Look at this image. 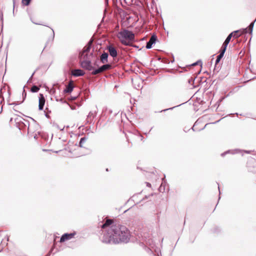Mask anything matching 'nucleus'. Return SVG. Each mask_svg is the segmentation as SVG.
<instances>
[{
  "instance_id": "f257e3e1",
  "label": "nucleus",
  "mask_w": 256,
  "mask_h": 256,
  "mask_svg": "<svg viewBox=\"0 0 256 256\" xmlns=\"http://www.w3.org/2000/svg\"><path fill=\"white\" fill-rule=\"evenodd\" d=\"M101 227L106 229L102 239L103 242L118 244L128 242V228L125 226L114 224L112 220L108 219Z\"/></svg>"
},
{
  "instance_id": "f03ea898",
  "label": "nucleus",
  "mask_w": 256,
  "mask_h": 256,
  "mask_svg": "<svg viewBox=\"0 0 256 256\" xmlns=\"http://www.w3.org/2000/svg\"><path fill=\"white\" fill-rule=\"evenodd\" d=\"M130 6L129 4V23L136 22L138 20V13L132 8L133 6L140 7L142 4L139 0H130Z\"/></svg>"
},
{
  "instance_id": "7ed1b4c3",
  "label": "nucleus",
  "mask_w": 256,
  "mask_h": 256,
  "mask_svg": "<svg viewBox=\"0 0 256 256\" xmlns=\"http://www.w3.org/2000/svg\"><path fill=\"white\" fill-rule=\"evenodd\" d=\"M118 38L126 46H128V30L126 26H122L121 30L118 34Z\"/></svg>"
},
{
  "instance_id": "20e7f679",
  "label": "nucleus",
  "mask_w": 256,
  "mask_h": 256,
  "mask_svg": "<svg viewBox=\"0 0 256 256\" xmlns=\"http://www.w3.org/2000/svg\"><path fill=\"white\" fill-rule=\"evenodd\" d=\"M80 66L83 68L88 70H92L94 69L92 65V62L90 60V57L86 58H80Z\"/></svg>"
},
{
  "instance_id": "39448f33",
  "label": "nucleus",
  "mask_w": 256,
  "mask_h": 256,
  "mask_svg": "<svg viewBox=\"0 0 256 256\" xmlns=\"http://www.w3.org/2000/svg\"><path fill=\"white\" fill-rule=\"evenodd\" d=\"M92 43V40H90L88 44L84 48L82 51L80 52L79 58H86L87 57H90L92 56V54L88 55Z\"/></svg>"
},
{
  "instance_id": "423d86ee",
  "label": "nucleus",
  "mask_w": 256,
  "mask_h": 256,
  "mask_svg": "<svg viewBox=\"0 0 256 256\" xmlns=\"http://www.w3.org/2000/svg\"><path fill=\"white\" fill-rule=\"evenodd\" d=\"M111 68L112 66L110 64H104L100 67L94 70L92 72V74L94 75H96L102 72H104L106 70H110V68Z\"/></svg>"
},
{
  "instance_id": "0eeeda50",
  "label": "nucleus",
  "mask_w": 256,
  "mask_h": 256,
  "mask_svg": "<svg viewBox=\"0 0 256 256\" xmlns=\"http://www.w3.org/2000/svg\"><path fill=\"white\" fill-rule=\"evenodd\" d=\"M120 14L122 18V26H126L127 24V21L128 20L126 12L124 10H120Z\"/></svg>"
},
{
  "instance_id": "6e6552de",
  "label": "nucleus",
  "mask_w": 256,
  "mask_h": 256,
  "mask_svg": "<svg viewBox=\"0 0 256 256\" xmlns=\"http://www.w3.org/2000/svg\"><path fill=\"white\" fill-rule=\"evenodd\" d=\"M157 40V37L155 34H153L149 40L146 42V48L147 49H150L152 48V46L154 44Z\"/></svg>"
},
{
  "instance_id": "1a4fd4ad",
  "label": "nucleus",
  "mask_w": 256,
  "mask_h": 256,
  "mask_svg": "<svg viewBox=\"0 0 256 256\" xmlns=\"http://www.w3.org/2000/svg\"><path fill=\"white\" fill-rule=\"evenodd\" d=\"M75 234H76L75 233H70V234L66 233V234H64L60 238V242H65L66 240H69L72 239L74 237V236L75 235Z\"/></svg>"
},
{
  "instance_id": "9d476101",
  "label": "nucleus",
  "mask_w": 256,
  "mask_h": 256,
  "mask_svg": "<svg viewBox=\"0 0 256 256\" xmlns=\"http://www.w3.org/2000/svg\"><path fill=\"white\" fill-rule=\"evenodd\" d=\"M107 48L108 50L109 54L111 56H112V58H116L117 56V50L112 45H110L108 46Z\"/></svg>"
},
{
  "instance_id": "9b49d317",
  "label": "nucleus",
  "mask_w": 256,
  "mask_h": 256,
  "mask_svg": "<svg viewBox=\"0 0 256 256\" xmlns=\"http://www.w3.org/2000/svg\"><path fill=\"white\" fill-rule=\"evenodd\" d=\"M135 41L134 34L132 32L129 30V47L132 46L138 48V46L132 44V42Z\"/></svg>"
},
{
  "instance_id": "f8f14e48",
  "label": "nucleus",
  "mask_w": 256,
  "mask_h": 256,
  "mask_svg": "<svg viewBox=\"0 0 256 256\" xmlns=\"http://www.w3.org/2000/svg\"><path fill=\"white\" fill-rule=\"evenodd\" d=\"M45 104V98L42 94H40L38 108L40 110H43Z\"/></svg>"
},
{
  "instance_id": "ddd939ff",
  "label": "nucleus",
  "mask_w": 256,
  "mask_h": 256,
  "mask_svg": "<svg viewBox=\"0 0 256 256\" xmlns=\"http://www.w3.org/2000/svg\"><path fill=\"white\" fill-rule=\"evenodd\" d=\"M85 72L80 69H75L72 72V74L74 76H82Z\"/></svg>"
},
{
  "instance_id": "4468645a",
  "label": "nucleus",
  "mask_w": 256,
  "mask_h": 256,
  "mask_svg": "<svg viewBox=\"0 0 256 256\" xmlns=\"http://www.w3.org/2000/svg\"><path fill=\"white\" fill-rule=\"evenodd\" d=\"M74 89L73 82L70 81L68 84L66 86V89L64 90L65 93H70Z\"/></svg>"
},
{
  "instance_id": "2eb2a0df",
  "label": "nucleus",
  "mask_w": 256,
  "mask_h": 256,
  "mask_svg": "<svg viewBox=\"0 0 256 256\" xmlns=\"http://www.w3.org/2000/svg\"><path fill=\"white\" fill-rule=\"evenodd\" d=\"M242 152V150H240V149H235V150H228L223 153H222L221 154V156H224L226 154H238V153H240Z\"/></svg>"
},
{
  "instance_id": "dca6fc26",
  "label": "nucleus",
  "mask_w": 256,
  "mask_h": 256,
  "mask_svg": "<svg viewBox=\"0 0 256 256\" xmlns=\"http://www.w3.org/2000/svg\"><path fill=\"white\" fill-rule=\"evenodd\" d=\"M108 54L104 52L100 56V61L102 64L108 62Z\"/></svg>"
},
{
  "instance_id": "f3484780",
  "label": "nucleus",
  "mask_w": 256,
  "mask_h": 256,
  "mask_svg": "<svg viewBox=\"0 0 256 256\" xmlns=\"http://www.w3.org/2000/svg\"><path fill=\"white\" fill-rule=\"evenodd\" d=\"M166 182L165 181L164 178L162 179V182L160 184V186L158 188V190L161 192H164L166 190Z\"/></svg>"
},
{
  "instance_id": "a211bd4d",
  "label": "nucleus",
  "mask_w": 256,
  "mask_h": 256,
  "mask_svg": "<svg viewBox=\"0 0 256 256\" xmlns=\"http://www.w3.org/2000/svg\"><path fill=\"white\" fill-rule=\"evenodd\" d=\"M240 32V30H234V31L230 33L228 35V36H227V38H226V39L225 40H226V42H230L233 36V34H236V33H238Z\"/></svg>"
},
{
  "instance_id": "6ab92c4d",
  "label": "nucleus",
  "mask_w": 256,
  "mask_h": 256,
  "mask_svg": "<svg viewBox=\"0 0 256 256\" xmlns=\"http://www.w3.org/2000/svg\"><path fill=\"white\" fill-rule=\"evenodd\" d=\"M52 36H51V38H49L48 40V41L46 43V46H48L49 43H50V44H51L54 40V32L53 29L52 28Z\"/></svg>"
},
{
  "instance_id": "aec40b11",
  "label": "nucleus",
  "mask_w": 256,
  "mask_h": 256,
  "mask_svg": "<svg viewBox=\"0 0 256 256\" xmlns=\"http://www.w3.org/2000/svg\"><path fill=\"white\" fill-rule=\"evenodd\" d=\"M224 56L221 55L220 54H219L217 57L216 59L215 62V67H216V66L220 62V60ZM214 70H216V68H214Z\"/></svg>"
},
{
  "instance_id": "412c9836",
  "label": "nucleus",
  "mask_w": 256,
  "mask_h": 256,
  "mask_svg": "<svg viewBox=\"0 0 256 256\" xmlns=\"http://www.w3.org/2000/svg\"><path fill=\"white\" fill-rule=\"evenodd\" d=\"M121 5L127 10L128 2L126 0H120Z\"/></svg>"
},
{
  "instance_id": "4be33fe9",
  "label": "nucleus",
  "mask_w": 256,
  "mask_h": 256,
  "mask_svg": "<svg viewBox=\"0 0 256 256\" xmlns=\"http://www.w3.org/2000/svg\"><path fill=\"white\" fill-rule=\"evenodd\" d=\"M196 78V77H194V78L191 77L188 80V84L190 85H192L194 88L196 87L195 86H193L194 84V82Z\"/></svg>"
},
{
  "instance_id": "5701e85b",
  "label": "nucleus",
  "mask_w": 256,
  "mask_h": 256,
  "mask_svg": "<svg viewBox=\"0 0 256 256\" xmlns=\"http://www.w3.org/2000/svg\"><path fill=\"white\" fill-rule=\"evenodd\" d=\"M40 88L36 86H33L31 88V91L32 92H36L39 90Z\"/></svg>"
},
{
  "instance_id": "b1692460",
  "label": "nucleus",
  "mask_w": 256,
  "mask_h": 256,
  "mask_svg": "<svg viewBox=\"0 0 256 256\" xmlns=\"http://www.w3.org/2000/svg\"><path fill=\"white\" fill-rule=\"evenodd\" d=\"M86 138L85 137L82 138H80L79 146L80 147H82L83 144L86 142Z\"/></svg>"
},
{
  "instance_id": "393cba45",
  "label": "nucleus",
  "mask_w": 256,
  "mask_h": 256,
  "mask_svg": "<svg viewBox=\"0 0 256 256\" xmlns=\"http://www.w3.org/2000/svg\"><path fill=\"white\" fill-rule=\"evenodd\" d=\"M140 194V193H138L136 194H134L130 198H129V200H128L129 202H130L131 201H133L134 202H135L136 198Z\"/></svg>"
},
{
  "instance_id": "a878e982",
  "label": "nucleus",
  "mask_w": 256,
  "mask_h": 256,
  "mask_svg": "<svg viewBox=\"0 0 256 256\" xmlns=\"http://www.w3.org/2000/svg\"><path fill=\"white\" fill-rule=\"evenodd\" d=\"M226 50V48L222 46L220 50V54L224 56Z\"/></svg>"
},
{
  "instance_id": "bb28decb",
  "label": "nucleus",
  "mask_w": 256,
  "mask_h": 256,
  "mask_svg": "<svg viewBox=\"0 0 256 256\" xmlns=\"http://www.w3.org/2000/svg\"><path fill=\"white\" fill-rule=\"evenodd\" d=\"M202 60H198L197 62H195L193 63V64H192V66H196V65H200V66H202Z\"/></svg>"
},
{
  "instance_id": "cd10ccee",
  "label": "nucleus",
  "mask_w": 256,
  "mask_h": 256,
  "mask_svg": "<svg viewBox=\"0 0 256 256\" xmlns=\"http://www.w3.org/2000/svg\"><path fill=\"white\" fill-rule=\"evenodd\" d=\"M96 112H93L92 111L90 112L88 116V118L90 119L91 118H94V116Z\"/></svg>"
},
{
  "instance_id": "c85d7f7f",
  "label": "nucleus",
  "mask_w": 256,
  "mask_h": 256,
  "mask_svg": "<svg viewBox=\"0 0 256 256\" xmlns=\"http://www.w3.org/2000/svg\"><path fill=\"white\" fill-rule=\"evenodd\" d=\"M31 0H22V4L25 6H28Z\"/></svg>"
},
{
  "instance_id": "c756f323",
  "label": "nucleus",
  "mask_w": 256,
  "mask_h": 256,
  "mask_svg": "<svg viewBox=\"0 0 256 256\" xmlns=\"http://www.w3.org/2000/svg\"><path fill=\"white\" fill-rule=\"evenodd\" d=\"M182 104H180L179 105H178L176 106H173L172 108H166V109H164V110H162L160 111V112H166V111H167V110H173L174 108L177 107V106H180V105H182Z\"/></svg>"
},
{
  "instance_id": "7c9ffc66",
  "label": "nucleus",
  "mask_w": 256,
  "mask_h": 256,
  "mask_svg": "<svg viewBox=\"0 0 256 256\" xmlns=\"http://www.w3.org/2000/svg\"><path fill=\"white\" fill-rule=\"evenodd\" d=\"M228 44H229V42H226V40H225L222 46L226 48Z\"/></svg>"
},
{
  "instance_id": "2f4dec72",
  "label": "nucleus",
  "mask_w": 256,
  "mask_h": 256,
  "mask_svg": "<svg viewBox=\"0 0 256 256\" xmlns=\"http://www.w3.org/2000/svg\"><path fill=\"white\" fill-rule=\"evenodd\" d=\"M228 44H229V42H226V40H225L222 46L226 48Z\"/></svg>"
},
{
  "instance_id": "473e14b6",
  "label": "nucleus",
  "mask_w": 256,
  "mask_h": 256,
  "mask_svg": "<svg viewBox=\"0 0 256 256\" xmlns=\"http://www.w3.org/2000/svg\"><path fill=\"white\" fill-rule=\"evenodd\" d=\"M124 116L125 118L127 119L126 114H122V122L124 124V122L123 119V116Z\"/></svg>"
},
{
  "instance_id": "72a5a7b5",
  "label": "nucleus",
  "mask_w": 256,
  "mask_h": 256,
  "mask_svg": "<svg viewBox=\"0 0 256 256\" xmlns=\"http://www.w3.org/2000/svg\"><path fill=\"white\" fill-rule=\"evenodd\" d=\"M153 194H151L150 195H148V196H146L144 198H142L141 200H144V199H147L150 196H152Z\"/></svg>"
},
{
  "instance_id": "f704fd0d",
  "label": "nucleus",
  "mask_w": 256,
  "mask_h": 256,
  "mask_svg": "<svg viewBox=\"0 0 256 256\" xmlns=\"http://www.w3.org/2000/svg\"><path fill=\"white\" fill-rule=\"evenodd\" d=\"M130 233H131V232L130 230H129V238H128L129 241H130L131 238L133 237V236H132Z\"/></svg>"
},
{
  "instance_id": "c9c22d12",
  "label": "nucleus",
  "mask_w": 256,
  "mask_h": 256,
  "mask_svg": "<svg viewBox=\"0 0 256 256\" xmlns=\"http://www.w3.org/2000/svg\"><path fill=\"white\" fill-rule=\"evenodd\" d=\"M126 126H125L124 124V126H123V133H124L125 134L126 136V132H125V127Z\"/></svg>"
},
{
  "instance_id": "e433bc0d",
  "label": "nucleus",
  "mask_w": 256,
  "mask_h": 256,
  "mask_svg": "<svg viewBox=\"0 0 256 256\" xmlns=\"http://www.w3.org/2000/svg\"><path fill=\"white\" fill-rule=\"evenodd\" d=\"M146 184L147 186L150 187V188L151 187V184L150 183L146 182Z\"/></svg>"
},
{
  "instance_id": "4c0bfd02",
  "label": "nucleus",
  "mask_w": 256,
  "mask_h": 256,
  "mask_svg": "<svg viewBox=\"0 0 256 256\" xmlns=\"http://www.w3.org/2000/svg\"><path fill=\"white\" fill-rule=\"evenodd\" d=\"M34 73L32 74V75L31 76L30 78H29V80H28V82H30L31 80H32V76H34Z\"/></svg>"
},
{
  "instance_id": "58836bf2",
  "label": "nucleus",
  "mask_w": 256,
  "mask_h": 256,
  "mask_svg": "<svg viewBox=\"0 0 256 256\" xmlns=\"http://www.w3.org/2000/svg\"><path fill=\"white\" fill-rule=\"evenodd\" d=\"M31 118V120L33 121V122H34V124L37 126V125H38V124H36V121H35V120H34L32 118Z\"/></svg>"
},
{
  "instance_id": "ea45409f",
  "label": "nucleus",
  "mask_w": 256,
  "mask_h": 256,
  "mask_svg": "<svg viewBox=\"0 0 256 256\" xmlns=\"http://www.w3.org/2000/svg\"><path fill=\"white\" fill-rule=\"evenodd\" d=\"M197 122H198V120H197V121H196V122H195L194 124V126L195 125H196V124H197ZM194 126H193L192 128V130H193V131H195V130H194Z\"/></svg>"
},
{
  "instance_id": "a19ab883",
  "label": "nucleus",
  "mask_w": 256,
  "mask_h": 256,
  "mask_svg": "<svg viewBox=\"0 0 256 256\" xmlns=\"http://www.w3.org/2000/svg\"><path fill=\"white\" fill-rule=\"evenodd\" d=\"M245 153L246 154H250V150H244V151Z\"/></svg>"
},
{
  "instance_id": "79ce46f5",
  "label": "nucleus",
  "mask_w": 256,
  "mask_h": 256,
  "mask_svg": "<svg viewBox=\"0 0 256 256\" xmlns=\"http://www.w3.org/2000/svg\"><path fill=\"white\" fill-rule=\"evenodd\" d=\"M208 124H206L204 126L203 128H201V129H200V130H204V129L206 127V126Z\"/></svg>"
},
{
  "instance_id": "37998d69",
  "label": "nucleus",
  "mask_w": 256,
  "mask_h": 256,
  "mask_svg": "<svg viewBox=\"0 0 256 256\" xmlns=\"http://www.w3.org/2000/svg\"><path fill=\"white\" fill-rule=\"evenodd\" d=\"M28 130L29 131V130H30V124H29V122H28Z\"/></svg>"
},
{
  "instance_id": "c03bdc74",
  "label": "nucleus",
  "mask_w": 256,
  "mask_h": 256,
  "mask_svg": "<svg viewBox=\"0 0 256 256\" xmlns=\"http://www.w3.org/2000/svg\"><path fill=\"white\" fill-rule=\"evenodd\" d=\"M220 120H217V121H216V122H212V124H216V123H217V122H220Z\"/></svg>"
},
{
  "instance_id": "a18cd8bd",
  "label": "nucleus",
  "mask_w": 256,
  "mask_h": 256,
  "mask_svg": "<svg viewBox=\"0 0 256 256\" xmlns=\"http://www.w3.org/2000/svg\"><path fill=\"white\" fill-rule=\"evenodd\" d=\"M33 22V23H34V24H40L36 23V22Z\"/></svg>"
},
{
  "instance_id": "49530a36",
  "label": "nucleus",
  "mask_w": 256,
  "mask_h": 256,
  "mask_svg": "<svg viewBox=\"0 0 256 256\" xmlns=\"http://www.w3.org/2000/svg\"><path fill=\"white\" fill-rule=\"evenodd\" d=\"M218 188L219 192H220V187H219V186H218Z\"/></svg>"
},
{
  "instance_id": "de8ad7c7",
  "label": "nucleus",
  "mask_w": 256,
  "mask_h": 256,
  "mask_svg": "<svg viewBox=\"0 0 256 256\" xmlns=\"http://www.w3.org/2000/svg\"><path fill=\"white\" fill-rule=\"evenodd\" d=\"M131 80H132V82H133V78H131Z\"/></svg>"
},
{
  "instance_id": "09e8293b",
  "label": "nucleus",
  "mask_w": 256,
  "mask_h": 256,
  "mask_svg": "<svg viewBox=\"0 0 256 256\" xmlns=\"http://www.w3.org/2000/svg\"><path fill=\"white\" fill-rule=\"evenodd\" d=\"M106 171H107V172H108V168H106Z\"/></svg>"
},
{
  "instance_id": "8fccbe9b",
  "label": "nucleus",
  "mask_w": 256,
  "mask_h": 256,
  "mask_svg": "<svg viewBox=\"0 0 256 256\" xmlns=\"http://www.w3.org/2000/svg\"><path fill=\"white\" fill-rule=\"evenodd\" d=\"M138 202H137L136 203H135V204H138Z\"/></svg>"
},
{
  "instance_id": "3c124183",
  "label": "nucleus",
  "mask_w": 256,
  "mask_h": 256,
  "mask_svg": "<svg viewBox=\"0 0 256 256\" xmlns=\"http://www.w3.org/2000/svg\"><path fill=\"white\" fill-rule=\"evenodd\" d=\"M133 108H134V107H132V110L133 111Z\"/></svg>"
},
{
  "instance_id": "603ef678",
  "label": "nucleus",
  "mask_w": 256,
  "mask_h": 256,
  "mask_svg": "<svg viewBox=\"0 0 256 256\" xmlns=\"http://www.w3.org/2000/svg\"><path fill=\"white\" fill-rule=\"evenodd\" d=\"M222 99H224V98H222V99L220 100V102H221V101H222Z\"/></svg>"
},
{
  "instance_id": "864d4df0",
  "label": "nucleus",
  "mask_w": 256,
  "mask_h": 256,
  "mask_svg": "<svg viewBox=\"0 0 256 256\" xmlns=\"http://www.w3.org/2000/svg\"><path fill=\"white\" fill-rule=\"evenodd\" d=\"M24 92L26 93L24 90ZM25 95H26V94H25Z\"/></svg>"
},
{
  "instance_id": "5fc2aeb1",
  "label": "nucleus",
  "mask_w": 256,
  "mask_h": 256,
  "mask_svg": "<svg viewBox=\"0 0 256 256\" xmlns=\"http://www.w3.org/2000/svg\"><path fill=\"white\" fill-rule=\"evenodd\" d=\"M174 62V59L173 60H172V62Z\"/></svg>"
},
{
  "instance_id": "6e6d98bb",
  "label": "nucleus",
  "mask_w": 256,
  "mask_h": 256,
  "mask_svg": "<svg viewBox=\"0 0 256 256\" xmlns=\"http://www.w3.org/2000/svg\"><path fill=\"white\" fill-rule=\"evenodd\" d=\"M106 0V2L108 3V0Z\"/></svg>"
}]
</instances>
